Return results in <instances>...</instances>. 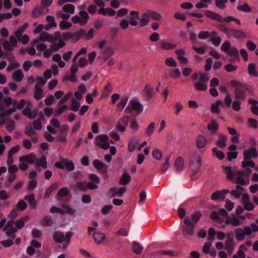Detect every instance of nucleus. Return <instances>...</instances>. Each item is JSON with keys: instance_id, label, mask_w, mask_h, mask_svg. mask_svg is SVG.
<instances>
[{"instance_id": "ddd939ff", "label": "nucleus", "mask_w": 258, "mask_h": 258, "mask_svg": "<svg viewBox=\"0 0 258 258\" xmlns=\"http://www.w3.org/2000/svg\"><path fill=\"white\" fill-rule=\"evenodd\" d=\"M13 221H9L4 228V230L6 231V234L8 237L14 239L16 238L15 233L16 232V230L13 226Z\"/></svg>"}, {"instance_id": "a211bd4d", "label": "nucleus", "mask_w": 258, "mask_h": 258, "mask_svg": "<svg viewBox=\"0 0 258 258\" xmlns=\"http://www.w3.org/2000/svg\"><path fill=\"white\" fill-rule=\"evenodd\" d=\"M114 52V49L110 46H107L105 49L101 52V55L99 58L106 61L107 59L109 58L112 55H113Z\"/></svg>"}, {"instance_id": "4be33fe9", "label": "nucleus", "mask_w": 258, "mask_h": 258, "mask_svg": "<svg viewBox=\"0 0 258 258\" xmlns=\"http://www.w3.org/2000/svg\"><path fill=\"white\" fill-rule=\"evenodd\" d=\"M93 237L96 243L98 244L103 243L106 239L105 235L100 232H94Z\"/></svg>"}, {"instance_id": "0e129e2a", "label": "nucleus", "mask_w": 258, "mask_h": 258, "mask_svg": "<svg viewBox=\"0 0 258 258\" xmlns=\"http://www.w3.org/2000/svg\"><path fill=\"white\" fill-rule=\"evenodd\" d=\"M65 78L67 80L72 82H75L77 80L76 73L74 72H72L71 71H69L67 73Z\"/></svg>"}, {"instance_id": "de8ad7c7", "label": "nucleus", "mask_w": 258, "mask_h": 258, "mask_svg": "<svg viewBox=\"0 0 258 258\" xmlns=\"http://www.w3.org/2000/svg\"><path fill=\"white\" fill-rule=\"evenodd\" d=\"M131 180L130 175L126 172H124L120 177V183L122 185L128 184Z\"/></svg>"}, {"instance_id": "0eeeda50", "label": "nucleus", "mask_w": 258, "mask_h": 258, "mask_svg": "<svg viewBox=\"0 0 258 258\" xmlns=\"http://www.w3.org/2000/svg\"><path fill=\"white\" fill-rule=\"evenodd\" d=\"M209 80V77L207 73H200L199 81L194 85L195 89L199 91H205L207 90Z\"/></svg>"}, {"instance_id": "2eb2a0df", "label": "nucleus", "mask_w": 258, "mask_h": 258, "mask_svg": "<svg viewBox=\"0 0 258 258\" xmlns=\"http://www.w3.org/2000/svg\"><path fill=\"white\" fill-rule=\"evenodd\" d=\"M243 156L245 160L251 158H256L257 157V150L254 147H251L243 151Z\"/></svg>"}, {"instance_id": "6ab92c4d", "label": "nucleus", "mask_w": 258, "mask_h": 258, "mask_svg": "<svg viewBox=\"0 0 258 258\" xmlns=\"http://www.w3.org/2000/svg\"><path fill=\"white\" fill-rule=\"evenodd\" d=\"M228 149L229 151L227 153L228 160L231 161L233 159H236L237 157V147L235 145H231L229 146Z\"/></svg>"}, {"instance_id": "cd10ccee", "label": "nucleus", "mask_w": 258, "mask_h": 258, "mask_svg": "<svg viewBox=\"0 0 258 258\" xmlns=\"http://www.w3.org/2000/svg\"><path fill=\"white\" fill-rule=\"evenodd\" d=\"M150 17L149 12L143 13L141 18L139 19L140 26L142 27L147 26L149 23Z\"/></svg>"}, {"instance_id": "ea45409f", "label": "nucleus", "mask_w": 258, "mask_h": 258, "mask_svg": "<svg viewBox=\"0 0 258 258\" xmlns=\"http://www.w3.org/2000/svg\"><path fill=\"white\" fill-rule=\"evenodd\" d=\"M43 95V89L42 87L36 84L35 86V91L34 94V97L37 100H40Z\"/></svg>"}, {"instance_id": "39448f33", "label": "nucleus", "mask_w": 258, "mask_h": 258, "mask_svg": "<svg viewBox=\"0 0 258 258\" xmlns=\"http://www.w3.org/2000/svg\"><path fill=\"white\" fill-rule=\"evenodd\" d=\"M73 233L69 231L66 233V236L60 232H56L53 235V238L54 241L58 243H63V248H66L70 244L71 238Z\"/></svg>"}, {"instance_id": "20e7f679", "label": "nucleus", "mask_w": 258, "mask_h": 258, "mask_svg": "<svg viewBox=\"0 0 258 258\" xmlns=\"http://www.w3.org/2000/svg\"><path fill=\"white\" fill-rule=\"evenodd\" d=\"M183 223L182 234L185 238L189 239L195 234V226L192 224L191 219L188 217L185 218Z\"/></svg>"}, {"instance_id": "603ef678", "label": "nucleus", "mask_w": 258, "mask_h": 258, "mask_svg": "<svg viewBox=\"0 0 258 258\" xmlns=\"http://www.w3.org/2000/svg\"><path fill=\"white\" fill-rule=\"evenodd\" d=\"M133 248L134 252L139 254L142 252L143 246L139 242H134L133 243Z\"/></svg>"}, {"instance_id": "6e6552de", "label": "nucleus", "mask_w": 258, "mask_h": 258, "mask_svg": "<svg viewBox=\"0 0 258 258\" xmlns=\"http://www.w3.org/2000/svg\"><path fill=\"white\" fill-rule=\"evenodd\" d=\"M108 140L109 136L107 135H99L95 137L94 144L99 148L106 150L110 147Z\"/></svg>"}, {"instance_id": "a19ab883", "label": "nucleus", "mask_w": 258, "mask_h": 258, "mask_svg": "<svg viewBox=\"0 0 258 258\" xmlns=\"http://www.w3.org/2000/svg\"><path fill=\"white\" fill-rule=\"evenodd\" d=\"M93 165L97 170H105V172L107 171V166L103 162L98 160H95L93 162Z\"/></svg>"}, {"instance_id": "f3484780", "label": "nucleus", "mask_w": 258, "mask_h": 258, "mask_svg": "<svg viewBox=\"0 0 258 258\" xmlns=\"http://www.w3.org/2000/svg\"><path fill=\"white\" fill-rule=\"evenodd\" d=\"M229 192V190L226 189L217 191L211 195V199L213 201L223 200L225 198V195Z\"/></svg>"}, {"instance_id": "7ed1b4c3", "label": "nucleus", "mask_w": 258, "mask_h": 258, "mask_svg": "<svg viewBox=\"0 0 258 258\" xmlns=\"http://www.w3.org/2000/svg\"><path fill=\"white\" fill-rule=\"evenodd\" d=\"M230 84L232 87H234V94L235 98L238 99H244L246 96V92L248 87L239 82L235 80H232Z\"/></svg>"}, {"instance_id": "864d4df0", "label": "nucleus", "mask_w": 258, "mask_h": 258, "mask_svg": "<svg viewBox=\"0 0 258 258\" xmlns=\"http://www.w3.org/2000/svg\"><path fill=\"white\" fill-rule=\"evenodd\" d=\"M211 2V0H201L200 2L196 4V7L199 9L207 8Z\"/></svg>"}, {"instance_id": "680f3d73", "label": "nucleus", "mask_w": 258, "mask_h": 258, "mask_svg": "<svg viewBox=\"0 0 258 258\" xmlns=\"http://www.w3.org/2000/svg\"><path fill=\"white\" fill-rule=\"evenodd\" d=\"M65 44L64 42L61 41L59 43L57 44L56 43H52L50 45V48L52 51H57L61 48L64 46Z\"/></svg>"}, {"instance_id": "c03bdc74", "label": "nucleus", "mask_w": 258, "mask_h": 258, "mask_svg": "<svg viewBox=\"0 0 258 258\" xmlns=\"http://www.w3.org/2000/svg\"><path fill=\"white\" fill-rule=\"evenodd\" d=\"M52 60L57 62L60 68H63L66 66L65 62L61 60V56L58 53H55L52 56Z\"/></svg>"}, {"instance_id": "49530a36", "label": "nucleus", "mask_w": 258, "mask_h": 258, "mask_svg": "<svg viewBox=\"0 0 258 258\" xmlns=\"http://www.w3.org/2000/svg\"><path fill=\"white\" fill-rule=\"evenodd\" d=\"M58 188V183H53L51 184L49 187H48L45 192L44 194V198H47L50 194L55 190L56 189Z\"/></svg>"}, {"instance_id": "c85d7f7f", "label": "nucleus", "mask_w": 258, "mask_h": 258, "mask_svg": "<svg viewBox=\"0 0 258 258\" xmlns=\"http://www.w3.org/2000/svg\"><path fill=\"white\" fill-rule=\"evenodd\" d=\"M98 13L103 16H113L115 15V11L110 8H101L99 9Z\"/></svg>"}, {"instance_id": "a18cd8bd", "label": "nucleus", "mask_w": 258, "mask_h": 258, "mask_svg": "<svg viewBox=\"0 0 258 258\" xmlns=\"http://www.w3.org/2000/svg\"><path fill=\"white\" fill-rule=\"evenodd\" d=\"M205 15L207 17L213 20H216L219 22L220 21H221V16L217 13H215L210 11H207L205 13Z\"/></svg>"}, {"instance_id": "b1692460", "label": "nucleus", "mask_w": 258, "mask_h": 258, "mask_svg": "<svg viewBox=\"0 0 258 258\" xmlns=\"http://www.w3.org/2000/svg\"><path fill=\"white\" fill-rule=\"evenodd\" d=\"M34 163H35L36 169L40 167L46 169L47 167L46 158L44 156L37 159H36V158L35 157V161Z\"/></svg>"}, {"instance_id": "c756f323", "label": "nucleus", "mask_w": 258, "mask_h": 258, "mask_svg": "<svg viewBox=\"0 0 258 258\" xmlns=\"http://www.w3.org/2000/svg\"><path fill=\"white\" fill-rule=\"evenodd\" d=\"M176 54L179 60L183 64L188 62V59L185 56V52L182 49H177L175 51Z\"/></svg>"}, {"instance_id": "e433bc0d", "label": "nucleus", "mask_w": 258, "mask_h": 258, "mask_svg": "<svg viewBox=\"0 0 258 258\" xmlns=\"http://www.w3.org/2000/svg\"><path fill=\"white\" fill-rule=\"evenodd\" d=\"M248 101V103L251 105L250 110L252 113L255 115H258L257 101L252 99H249Z\"/></svg>"}, {"instance_id": "69168bd1", "label": "nucleus", "mask_w": 258, "mask_h": 258, "mask_svg": "<svg viewBox=\"0 0 258 258\" xmlns=\"http://www.w3.org/2000/svg\"><path fill=\"white\" fill-rule=\"evenodd\" d=\"M53 223V220L49 216H46L41 222V224L44 226H50Z\"/></svg>"}, {"instance_id": "58836bf2", "label": "nucleus", "mask_w": 258, "mask_h": 258, "mask_svg": "<svg viewBox=\"0 0 258 258\" xmlns=\"http://www.w3.org/2000/svg\"><path fill=\"white\" fill-rule=\"evenodd\" d=\"M99 94L96 89H93L92 92L88 93L86 97V100L89 104H92L94 101V98L98 96Z\"/></svg>"}, {"instance_id": "4c0bfd02", "label": "nucleus", "mask_w": 258, "mask_h": 258, "mask_svg": "<svg viewBox=\"0 0 258 258\" xmlns=\"http://www.w3.org/2000/svg\"><path fill=\"white\" fill-rule=\"evenodd\" d=\"M128 100V96H125L120 100L119 102L116 105V110L118 111H121L126 105Z\"/></svg>"}, {"instance_id": "e2e57ef3", "label": "nucleus", "mask_w": 258, "mask_h": 258, "mask_svg": "<svg viewBox=\"0 0 258 258\" xmlns=\"http://www.w3.org/2000/svg\"><path fill=\"white\" fill-rule=\"evenodd\" d=\"M80 107V103L76 100L75 99H73L71 101L70 110L72 111L77 112L79 111Z\"/></svg>"}, {"instance_id": "473e14b6", "label": "nucleus", "mask_w": 258, "mask_h": 258, "mask_svg": "<svg viewBox=\"0 0 258 258\" xmlns=\"http://www.w3.org/2000/svg\"><path fill=\"white\" fill-rule=\"evenodd\" d=\"M247 71L250 76L258 77V72L256 68V65L254 63H249L247 67Z\"/></svg>"}, {"instance_id": "72a5a7b5", "label": "nucleus", "mask_w": 258, "mask_h": 258, "mask_svg": "<svg viewBox=\"0 0 258 258\" xmlns=\"http://www.w3.org/2000/svg\"><path fill=\"white\" fill-rule=\"evenodd\" d=\"M222 102L220 100H217L216 102L212 103L211 111L213 114H219L220 112V106L222 104Z\"/></svg>"}, {"instance_id": "4468645a", "label": "nucleus", "mask_w": 258, "mask_h": 258, "mask_svg": "<svg viewBox=\"0 0 258 258\" xmlns=\"http://www.w3.org/2000/svg\"><path fill=\"white\" fill-rule=\"evenodd\" d=\"M126 190V189L125 187H114L110 189L109 191V195L111 198L115 197H122Z\"/></svg>"}, {"instance_id": "3c124183", "label": "nucleus", "mask_w": 258, "mask_h": 258, "mask_svg": "<svg viewBox=\"0 0 258 258\" xmlns=\"http://www.w3.org/2000/svg\"><path fill=\"white\" fill-rule=\"evenodd\" d=\"M252 246V241L250 240H246L244 243L240 245L238 249L245 253L248 250V248Z\"/></svg>"}, {"instance_id": "9b49d317", "label": "nucleus", "mask_w": 258, "mask_h": 258, "mask_svg": "<svg viewBox=\"0 0 258 258\" xmlns=\"http://www.w3.org/2000/svg\"><path fill=\"white\" fill-rule=\"evenodd\" d=\"M201 165V157L198 154H195L191 157L190 160V168L197 173Z\"/></svg>"}, {"instance_id": "79ce46f5", "label": "nucleus", "mask_w": 258, "mask_h": 258, "mask_svg": "<svg viewBox=\"0 0 258 258\" xmlns=\"http://www.w3.org/2000/svg\"><path fill=\"white\" fill-rule=\"evenodd\" d=\"M184 161L182 157H178L175 161L174 167L177 171H181L184 167Z\"/></svg>"}, {"instance_id": "2f4dec72", "label": "nucleus", "mask_w": 258, "mask_h": 258, "mask_svg": "<svg viewBox=\"0 0 258 258\" xmlns=\"http://www.w3.org/2000/svg\"><path fill=\"white\" fill-rule=\"evenodd\" d=\"M235 178L234 180H235L236 182L237 183V185H243L245 184L246 183L245 180L243 179V176L244 174V173L242 171H238L236 172V173H235Z\"/></svg>"}, {"instance_id": "09e8293b", "label": "nucleus", "mask_w": 258, "mask_h": 258, "mask_svg": "<svg viewBox=\"0 0 258 258\" xmlns=\"http://www.w3.org/2000/svg\"><path fill=\"white\" fill-rule=\"evenodd\" d=\"M227 139V138L226 136L221 134L219 136V139L217 141L216 144L218 146L223 148L226 145V142Z\"/></svg>"}, {"instance_id": "774afa93", "label": "nucleus", "mask_w": 258, "mask_h": 258, "mask_svg": "<svg viewBox=\"0 0 258 258\" xmlns=\"http://www.w3.org/2000/svg\"><path fill=\"white\" fill-rule=\"evenodd\" d=\"M62 208H63V210H64V214L73 215L76 213V210L69 206L62 205Z\"/></svg>"}, {"instance_id": "5fc2aeb1", "label": "nucleus", "mask_w": 258, "mask_h": 258, "mask_svg": "<svg viewBox=\"0 0 258 258\" xmlns=\"http://www.w3.org/2000/svg\"><path fill=\"white\" fill-rule=\"evenodd\" d=\"M160 47L164 50H169L175 48L176 46L175 44H171L167 42L160 41L159 43Z\"/></svg>"}, {"instance_id": "412c9836", "label": "nucleus", "mask_w": 258, "mask_h": 258, "mask_svg": "<svg viewBox=\"0 0 258 258\" xmlns=\"http://www.w3.org/2000/svg\"><path fill=\"white\" fill-rule=\"evenodd\" d=\"M39 39L40 41L44 42H54V38L53 35L46 32H42L40 33L39 36Z\"/></svg>"}, {"instance_id": "bb28decb", "label": "nucleus", "mask_w": 258, "mask_h": 258, "mask_svg": "<svg viewBox=\"0 0 258 258\" xmlns=\"http://www.w3.org/2000/svg\"><path fill=\"white\" fill-rule=\"evenodd\" d=\"M139 143V140L137 137H133L130 139L128 149L130 152H132L137 147Z\"/></svg>"}, {"instance_id": "f03ea898", "label": "nucleus", "mask_w": 258, "mask_h": 258, "mask_svg": "<svg viewBox=\"0 0 258 258\" xmlns=\"http://www.w3.org/2000/svg\"><path fill=\"white\" fill-rule=\"evenodd\" d=\"M258 232V226L254 223H251L248 226L238 227L234 230V234L237 241L244 240L246 236H250L253 232Z\"/></svg>"}, {"instance_id": "37998d69", "label": "nucleus", "mask_w": 258, "mask_h": 258, "mask_svg": "<svg viewBox=\"0 0 258 258\" xmlns=\"http://www.w3.org/2000/svg\"><path fill=\"white\" fill-rule=\"evenodd\" d=\"M223 169L226 174L227 177L230 180H234L235 173H236L237 171L232 170L230 167H224Z\"/></svg>"}, {"instance_id": "a878e982", "label": "nucleus", "mask_w": 258, "mask_h": 258, "mask_svg": "<svg viewBox=\"0 0 258 258\" xmlns=\"http://www.w3.org/2000/svg\"><path fill=\"white\" fill-rule=\"evenodd\" d=\"M19 160L20 162L33 163L35 161V155L31 153L28 155L22 156L19 157Z\"/></svg>"}, {"instance_id": "9d476101", "label": "nucleus", "mask_w": 258, "mask_h": 258, "mask_svg": "<svg viewBox=\"0 0 258 258\" xmlns=\"http://www.w3.org/2000/svg\"><path fill=\"white\" fill-rule=\"evenodd\" d=\"M245 220V217L244 215H240L236 217L235 215H232L230 217L227 219L225 223L227 225H231L233 226L237 227L242 224L243 221Z\"/></svg>"}, {"instance_id": "423d86ee", "label": "nucleus", "mask_w": 258, "mask_h": 258, "mask_svg": "<svg viewBox=\"0 0 258 258\" xmlns=\"http://www.w3.org/2000/svg\"><path fill=\"white\" fill-rule=\"evenodd\" d=\"M143 105L137 98L134 97L130 100L128 105L125 109V111L130 112L132 110H134L137 113L140 114L143 111Z\"/></svg>"}, {"instance_id": "f704fd0d", "label": "nucleus", "mask_w": 258, "mask_h": 258, "mask_svg": "<svg viewBox=\"0 0 258 258\" xmlns=\"http://www.w3.org/2000/svg\"><path fill=\"white\" fill-rule=\"evenodd\" d=\"M62 164L64 169H66L69 171H73L75 169V166L73 162L63 158H62Z\"/></svg>"}, {"instance_id": "8fccbe9b", "label": "nucleus", "mask_w": 258, "mask_h": 258, "mask_svg": "<svg viewBox=\"0 0 258 258\" xmlns=\"http://www.w3.org/2000/svg\"><path fill=\"white\" fill-rule=\"evenodd\" d=\"M38 114V109L37 108H34L33 109H30L26 114L23 115L27 117L29 119H32L35 118Z\"/></svg>"}, {"instance_id": "7c9ffc66", "label": "nucleus", "mask_w": 258, "mask_h": 258, "mask_svg": "<svg viewBox=\"0 0 258 258\" xmlns=\"http://www.w3.org/2000/svg\"><path fill=\"white\" fill-rule=\"evenodd\" d=\"M243 192V187L240 185H237L235 189L232 190L230 194L236 199H239Z\"/></svg>"}, {"instance_id": "338daca9", "label": "nucleus", "mask_w": 258, "mask_h": 258, "mask_svg": "<svg viewBox=\"0 0 258 258\" xmlns=\"http://www.w3.org/2000/svg\"><path fill=\"white\" fill-rule=\"evenodd\" d=\"M212 151L214 155H215L218 159L222 160L224 159L225 155L223 152L219 150L217 148H213Z\"/></svg>"}, {"instance_id": "5701e85b", "label": "nucleus", "mask_w": 258, "mask_h": 258, "mask_svg": "<svg viewBox=\"0 0 258 258\" xmlns=\"http://www.w3.org/2000/svg\"><path fill=\"white\" fill-rule=\"evenodd\" d=\"M208 143V140L204 136L202 135L198 136L196 139V145L198 148L202 149L206 147Z\"/></svg>"}, {"instance_id": "c9c22d12", "label": "nucleus", "mask_w": 258, "mask_h": 258, "mask_svg": "<svg viewBox=\"0 0 258 258\" xmlns=\"http://www.w3.org/2000/svg\"><path fill=\"white\" fill-rule=\"evenodd\" d=\"M24 75L21 70L15 71L12 75V78L16 82H20L23 80Z\"/></svg>"}, {"instance_id": "052dcab7", "label": "nucleus", "mask_w": 258, "mask_h": 258, "mask_svg": "<svg viewBox=\"0 0 258 258\" xmlns=\"http://www.w3.org/2000/svg\"><path fill=\"white\" fill-rule=\"evenodd\" d=\"M85 34L86 31L83 29H80L73 34L74 38L77 40L81 38L85 39Z\"/></svg>"}, {"instance_id": "6e6d98bb", "label": "nucleus", "mask_w": 258, "mask_h": 258, "mask_svg": "<svg viewBox=\"0 0 258 258\" xmlns=\"http://www.w3.org/2000/svg\"><path fill=\"white\" fill-rule=\"evenodd\" d=\"M58 108L56 109L54 114L56 116H59L62 113L63 111L67 109V106L66 104H60L58 103L57 104Z\"/></svg>"}, {"instance_id": "dca6fc26", "label": "nucleus", "mask_w": 258, "mask_h": 258, "mask_svg": "<svg viewBox=\"0 0 258 258\" xmlns=\"http://www.w3.org/2000/svg\"><path fill=\"white\" fill-rule=\"evenodd\" d=\"M224 245V249H225L229 254H230L232 253L235 247L234 239L231 237H227L225 241Z\"/></svg>"}, {"instance_id": "f257e3e1", "label": "nucleus", "mask_w": 258, "mask_h": 258, "mask_svg": "<svg viewBox=\"0 0 258 258\" xmlns=\"http://www.w3.org/2000/svg\"><path fill=\"white\" fill-rule=\"evenodd\" d=\"M32 102L29 100L21 99L19 102L10 97H5L3 104L0 103V117L11 115L17 109H22V114H26L31 109Z\"/></svg>"}, {"instance_id": "f8f14e48", "label": "nucleus", "mask_w": 258, "mask_h": 258, "mask_svg": "<svg viewBox=\"0 0 258 258\" xmlns=\"http://www.w3.org/2000/svg\"><path fill=\"white\" fill-rule=\"evenodd\" d=\"M77 187L83 191H86L88 189H94L98 187V185L92 182L82 181L76 184Z\"/></svg>"}, {"instance_id": "4d7b16f0", "label": "nucleus", "mask_w": 258, "mask_h": 258, "mask_svg": "<svg viewBox=\"0 0 258 258\" xmlns=\"http://www.w3.org/2000/svg\"><path fill=\"white\" fill-rule=\"evenodd\" d=\"M218 124L216 121L214 119L212 120L211 123L208 125V129L214 133L216 132V131L218 130Z\"/></svg>"}, {"instance_id": "1a4fd4ad", "label": "nucleus", "mask_w": 258, "mask_h": 258, "mask_svg": "<svg viewBox=\"0 0 258 258\" xmlns=\"http://www.w3.org/2000/svg\"><path fill=\"white\" fill-rule=\"evenodd\" d=\"M129 116H124L120 118L115 125V130L116 131L124 133L126 129V127L128 123Z\"/></svg>"}, {"instance_id": "aec40b11", "label": "nucleus", "mask_w": 258, "mask_h": 258, "mask_svg": "<svg viewBox=\"0 0 258 258\" xmlns=\"http://www.w3.org/2000/svg\"><path fill=\"white\" fill-rule=\"evenodd\" d=\"M87 88L84 84H81L78 88L77 91L74 92V96L78 100L82 99L83 95L87 92Z\"/></svg>"}, {"instance_id": "13d9d810", "label": "nucleus", "mask_w": 258, "mask_h": 258, "mask_svg": "<svg viewBox=\"0 0 258 258\" xmlns=\"http://www.w3.org/2000/svg\"><path fill=\"white\" fill-rule=\"evenodd\" d=\"M62 10L65 12L73 14L75 13V7L72 4H66L62 7Z\"/></svg>"}, {"instance_id": "393cba45", "label": "nucleus", "mask_w": 258, "mask_h": 258, "mask_svg": "<svg viewBox=\"0 0 258 258\" xmlns=\"http://www.w3.org/2000/svg\"><path fill=\"white\" fill-rule=\"evenodd\" d=\"M210 39L212 43L215 46H218L221 42V39L218 36L216 31L211 32Z\"/></svg>"}, {"instance_id": "bf43d9fd", "label": "nucleus", "mask_w": 258, "mask_h": 258, "mask_svg": "<svg viewBox=\"0 0 258 258\" xmlns=\"http://www.w3.org/2000/svg\"><path fill=\"white\" fill-rule=\"evenodd\" d=\"M79 16L81 18L82 25H84L88 22L89 19V15L88 13L83 11H80L79 12Z\"/></svg>"}]
</instances>
